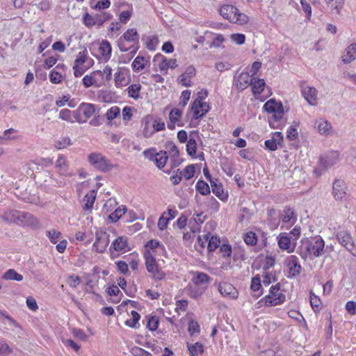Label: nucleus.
Wrapping results in <instances>:
<instances>
[{"label":"nucleus","mask_w":356,"mask_h":356,"mask_svg":"<svg viewBox=\"0 0 356 356\" xmlns=\"http://www.w3.org/2000/svg\"><path fill=\"white\" fill-rule=\"evenodd\" d=\"M286 300V296L280 289V284L272 286L267 295L260 299L256 304L257 309L263 307H271L283 304Z\"/></svg>","instance_id":"f257e3e1"},{"label":"nucleus","mask_w":356,"mask_h":356,"mask_svg":"<svg viewBox=\"0 0 356 356\" xmlns=\"http://www.w3.org/2000/svg\"><path fill=\"white\" fill-rule=\"evenodd\" d=\"M220 15L231 22L240 25L246 24L249 22V17L244 13H240L238 10L232 5L226 4L220 8Z\"/></svg>","instance_id":"f03ea898"},{"label":"nucleus","mask_w":356,"mask_h":356,"mask_svg":"<svg viewBox=\"0 0 356 356\" xmlns=\"http://www.w3.org/2000/svg\"><path fill=\"white\" fill-rule=\"evenodd\" d=\"M264 110L272 115L274 120L273 123H270V126L273 128H279L280 125H282V122L284 115V107L280 102H277L274 99L268 100L264 105Z\"/></svg>","instance_id":"7ed1b4c3"},{"label":"nucleus","mask_w":356,"mask_h":356,"mask_svg":"<svg viewBox=\"0 0 356 356\" xmlns=\"http://www.w3.org/2000/svg\"><path fill=\"white\" fill-rule=\"evenodd\" d=\"M303 248L306 250L307 257L312 259L320 257L323 254L325 242L321 236H317L306 241Z\"/></svg>","instance_id":"20e7f679"},{"label":"nucleus","mask_w":356,"mask_h":356,"mask_svg":"<svg viewBox=\"0 0 356 356\" xmlns=\"http://www.w3.org/2000/svg\"><path fill=\"white\" fill-rule=\"evenodd\" d=\"M167 252L163 244L156 239H152L144 246L143 257L156 259L159 257H166Z\"/></svg>","instance_id":"39448f33"},{"label":"nucleus","mask_w":356,"mask_h":356,"mask_svg":"<svg viewBox=\"0 0 356 356\" xmlns=\"http://www.w3.org/2000/svg\"><path fill=\"white\" fill-rule=\"evenodd\" d=\"M207 96V91H201L191 105L193 118L198 119L203 117L210 109L209 105L204 102V97Z\"/></svg>","instance_id":"423d86ee"},{"label":"nucleus","mask_w":356,"mask_h":356,"mask_svg":"<svg viewBox=\"0 0 356 356\" xmlns=\"http://www.w3.org/2000/svg\"><path fill=\"white\" fill-rule=\"evenodd\" d=\"M95 113V106L89 103H81L76 111H73V117L79 123L86 122Z\"/></svg>","instance_id":"0eeeda50"},{"label":"nucleus","mask_w":356,"mask_h":356,"mask_svg":"<svg viewBox=\"0 0 356 356\" xmlns=\"http://www.w3.org/2000/svg\"><path fill=\"white\" fill-rule=\"evenodd\" d=\"M112 15L108 13H101L95 15H91L86 13L83 17V22L86 26L90 28L92 26L101 27L103 24L111 19Z\"/></svg>","instance_id":"6e6552de"},{"label":"nucleus","mask_w":356,"mask_h":356,"mask_svg":"<svg viewBox=\"0 0 356 356\" xmlns=\"http://www.w3.org/2000/svg\"><path fill=\"white\" fill-rule=\"evenodd\" d=\"M89 163L96 169L106 172L112 169L113 165L100 153H91L88 156Z\"/></svg>","instance_id":"1a4fd4ad"},{"label":"nucleus","mask_w":356,"mask_h":356,"mask_svg":"<svg viewBox=\"0 0 356 356\" xmlns=\"http://www.w3.org/2000/svg\"><path fill=\"white\" fill-rule=\"evenodd\" d=\"M90 65L91 63L88 62L86 50L79 52L73 65L74 76L76 77L81 76Z\"/></svg>","instance_id":"9d476101"},{"label":"nucleus","mask_w":356,"mask_h":356,"mask_svg":"<svg viewBox=\"0 0 356 356\" xmlns=\"http://www.w3.org/2000/svg\"><path fill=\"white\" fill-rule=\"evenodd\" d=\"M217 289L220 296L228 300H236L238 298L237 289L230 282L221 281L216 284Z\"/></svg>","instance_id":"9b49d317"},{"label":"nucleus","mask_w":356,"mask_h":356,"mask_svg":"<svg viewBox=\"0 0 356 356\" xmlns=\"http://www.w3.org/2000/svg\"><path fill=\"white\" fill-rule=\"evenodd\" d=\"M139 40V34L135 29H129L127 30L124 34L118 39V46L122 52L127 51L130 49L126 46V42H138Z\"/></svg>","instance_id":"f8f14e48"},{"label":"nucleus","mask_w":356,"mask_h":356,"mask_svg":"<svg viewBox=\"0 0 356 356\" xmlns=\"http://www.w3.org/2000/svg\"><path fill=\"white\" fill-rule=\"evenodd\" d=\"M130 71L125 67H118L114 74V83L117 88L124 87L131 82Z\"/></svg>","instance_id":"ddd939ff"},{"label":"nucleus","mask_w":356,"mask_h":356,"mask_svg":"<svg viewBox=\"0 0 356 356\" xmlns=\"http://www.w3.org/2000/svg\"><path fill=\"white\" fill-rule=\"evenodd\" d=\"M108 243L109 238L107 233L102 229L97 230L95 232V241L92 245L93 250L102 253L106 250Z\"/></svg>","instance_id":"4468645a"},{"label":"nucleus","mask_w":356,"mask_h":356,"mask_svg":"<svg viewBox=\"0 0 356 356\" xmlns=\"http://www.w3.org/2000/svg\"><path fill=\"white\" fill-rule=\"evenodd\" d=\"M144 259L146 269L152 278L158 280L165 278V273L159 267L156 259L151 258Z\"/></svg>","instance_id":"2eb2a0df"},{"label":"nucleus","mask_w":356,"mask_h":356,"mask_svg":"<svg viewBox=\"0 0 356 356\" xmlns=\"http://www.w3.org/2000/svg\"><path fill=\"white\" fill-rule=\"evenodd\" d=\"M284 264L286 268L288 277H295L300 274L302 267L296 256L289 255L286 257Z\"/></svg>","instance_id":"dca6fc26"},{"label":"nucleus","mask_w":356,"mask_h":356,"mask_svg":"<svg viewBox=\"0 0 356 356\" xmlns=\"http://www.w3.org/2000/svg\"><path fill=\"white\" fill-rule=\"evenodd\" d=\"M279 248L288 253L295 251L296 242L293 240L288 234L281 233L277 236Z\"/></svg>","instance_id":"f3484780"},{"label":"nucleus","mask_w":356,"mask_h":356,"mask_svg":"<svg viewBox=\"0 0 356 356\" xmlns=\"http://www.w3.org/2000/svg\"><path fill=\"white\" fill-rule=\"evenodd\" d=\"M333 194L337 200H346L347 197V188L343 179H335L333 183Z\"/></svg>","instance_id":"a211bd4d"},{"label":"nucleus","mask_w":356,"mask_h":356,"mask_svg":"<svg viewBox=\"0 0 356 356\" xmlns=\"http://www.w3.org/2000/svg\"><path fill=\"white\" fill-rule=\"evenodd\" d=\"M339 160V154L337 152H330L321 159L318 170H325L332 166ZM317 170H316V172Z\"/></svg>","instance_id":"6ab92c4d"},{"label":"nucleus","mask_w":356,"mask_h":356,"mask_svg":"<svg viewBox=\"0 0 356 356\" xmlns=\"http://www.w3.org/2000/svg\"><path fill=\"white\" fill-rule=\"evenodd\" d=\"M301 92L309 104L311 106H316L318 104V91L314 87L305 86L302 88Z\"/></svg>","instance_id":"aec40b11"},{"label":"nucleus","mask_w":356,"mask_h":356,"mask_svg":"<svg viewBox=\"0 0 356 356\" xmlns=\"http://www.w3.org/2000/svg\"><path fill=\"white\" fill-rule=\"evenodd\" d=\"M110 249L111 250L113 249V250L120 253H124L125 252L129 251L131 248L128 243L127 237L118 236L113 241Z\"/></svg>","instance_id":"412c9836"},{"label":"nucleus","mask_w":356,"mask_h":356,"mask_svg":"<svg viewBox=\"0 0 356 356\" xmlns=\"http://www.w3.org/2000/svg\"><path fill=\"white\" fill-rule=\"evenodd\" d=\"M195 68L190 65L186 68L185 72L180 75L178 79V82L184 87H190L192 85L191 79L195 76Z\"/></svg>","instance_id":"4be33fe9"},{"label":"nucleus","mask_w":356,"mask_h":356,"mask_svg":"<svg viewBox=\"0 0 356 356\" xmlns=\"http://www.w3.org/2000/svg\"><path fill=\"white\" fill-rule=\"evenodd\" d=\"M96 197L97 191L95 189L90 190L84 196L83 199L82 209L86 213H90L92 212Z\"/></svg>","instance_id":"5701e85b"},{"label":"nucleus","mask_w":356,"mask_h":356,"mask_svg":"<svg viewBox=\"0 0 356 356\" xmlns=\"http://www.w3.org/2000/svg\"><path fill=\"white\" fill-rule=\"evenodd\" d=\"M99 53L100 59L107 62L111 57L112 47L111 43L106 40H102L99 44Z\"/></svg>","instance_id":"b1692460"},{"label":"nucleus","mask_w":356,"mask_h":356,"mask_svg":"<svg viewBox=\"0 0 356 356\" xmlns=\"http://www.w3.org/2000/svg\"><path fill=\"white\" fill-rule=\"evenodd\" d=\"M341 60L345 64H349L356 59V43L349 44L343 51Z\"/></svg>","instance_id":"393cba45"},{"label":"nucleus","mask_w":356,"mask_h":356,"mask_svg":"<svg viewBox=\"0 0 356 356\" xmlns=\"http://www.w3.org/2000/svg\"><path fill=\"white\" fill-rule=\"evenodd\" d=\"M252 80L254 79L248 72H243L235 80V86L238 89L243 90L251 84Z\"/></svg>","instance_id":"a878e982"},{"label":"nucleus","mask_w":356,"mask_h":356,"mask_svg":"<svg viewBox=\"0 0 356 356\" xmlns=\"http://www.w3.org/2000/svg\"><path fill=\"white\" fill-rule=\"evenodd\" d=\"M17 223L23 226L35 227L38 225V220L32 214L21 211Z\"/></svg>","instance_id":"bb28decb"},{"label":"nucleus","mask_w":356,"mask_h":356,"mask_svg":"<svg viewBox=\"0 0 356 356\" xmlns=\"http://www.w3.org/2000/svg\"><path fill=\"white\" fill-rule=\"evenodd\" d=\"M336 237L339 243L345 247L346 249H350L353 247V239L349 234L346 230H340L337 233Z\"/></svg>","instance_id":"cd10ccee"},{"label":"nucleus","mask_w":356,"mask_h":356,"mask_svg":"<svg viewBox=\"0 0 356 356\" xmlns=\"http://www.w3.org/2000/svg\"><path fill=\"white\" fill-rule=\"evenodd\" d=\"M112 68L109 65H106L102 70H96L95 73L101 82V86H104L112 79Z\"/></svg>","instance_id":"c85d7f7f"},{"label":"nucleus","mask_w":356,"mask_h":356,"mask_svg":"<svg viewBox=\"0 0 356 356\" xmlns=\"http://www.w3.org/2000/svg\"><path fill=\"white\" fill-rule=\"evenodd\" d=\"M209 282V277L204 273L196 272L193 275L191 282L195 286H205Z\"/></svg>","instance_id":"c756f323"},{"label":"nucleus","mask_w":356,"mask_h":356,"mask_svg":"<svg viewBox=\"0 0 356 356\" xmlns=\"http://www.w3.org/2000/svg\"><path fill=\"white\" fill-rule=\"evenodd\" d=\"M315 127H316L318 133L321 135H329L332 132V125L325 119L321 118L316 121Z\"/></svg>","instance_id":"7c9ffc66"},{"label":"nucleus","mask_w":356,"mask_h":356,"mask_svg":"<svg viewBox=\"0 0 356 356\" xmlns=\"http://www.w3.org/2000/svg\"><path fill=\"white\" fill-rule=\"evenodd\" d=\"M186 348L188 351L189 356H200L204 353V345L200 342H186Z\"/></svg>","instance_id":"2f4dec72"},{"label":"nucleus","mask_w":356,"mask_h":356,"mask_svg":"<svg viewBox=\"0 0 356 356\" xmlns=\"http://www.w3.org/2000/svg\"><path fill=\"white\" fill-rule=\"evenodd\" d=\"M83 83L86 88L90 86H95L96 88L101 87V82L99 81V78L97 76L95 71L90 74L86 75L83 78Z\"/></svg>","instance_id":"473e14b6"},{"label":"nucleus","mask_w":356,"mask_h":356,"mask_svg":"<svg viewBox=\"0 0 356 356\" xmlns=\"http://www.w3.org/2000/svg\"><path fill=\"white\" fill-rule=\"evenodd\" d=\"M195 137H198V134L196 132H193L190 134L189 139L186 144V151L190 156H194L196 154L197 143Z\"/></svg>","instance_id":"72a5a7b5"},{"label":"nucleus","mask_w":356,"mask_h":356,"mask_svg":"<svg viewBox=\"0 0 356 356\" xmlns=\"http://www.w3.org/2000/svg\"><path fill=\"white\" fill-rule=\"evenodd\" d=\"M187 316L189 317L190 314H187ZM188 318V332L189 335L191 337H196L200 333V325L196 320L192 318Z\"/></svg>","instance_id":"f704fd0d"},{"label":"nucleus","mask_w":356,"mask_h":356,"mask_svg":"<svg viewBox=\"0 0 356 356\" xmlns=\"http://www.w3.org/2000/svg\"><path fill=\"white\" fill-rule=\"evenodd\" d=\"M148 63V59L144 56H138L132 62L131 67L136 72L142 71Z\"/></svg>","instance_id":"c9c22d12"},{"label":"nucleus","mask_w":356,"mask_h":356,"mask_svg":"<svg viewBox=\"0 0 356 356\" xmlns=\"http://www.w3.org/2000/svg\"><path fill=\"white\" fill-rule=\"evenodd\" d=\"M141 88L140 83H133L126 89V92L129 97L136 100L140 97Z\"/></svg>","instance_id":"e433bc0d"},{"label":"nucleus","mask_w":356,"mask_h":356,"mask_svg":"<svg viewBox=\"0 0 356 356\" xmlns=\"http://www.w3.org/2000/svg\"><path fill=\"white\" fill-rule=\"evenodd\" d=\"M178 66L177 60L175 58L167 59L163 58L162 61L159 63V67L161 72L166 73L168 68L175 69Z\"/></svg>","instance_id":"4c0bfd02"},{"label":"nucleus","mask_w":356,"mask_h":356,"mask_svg":"<svg viewBox=\"0 0 356 356\" xmlns=\"http://www.w3.org/2000/svg\"><path fill=\"white\" fill-rule=\"evenodd\" d=\"M130 315L131 318L126 320L125 325L131 328H138L139 321L140 319V314L137 312L131 310L130 312Z\"/></svg>","instance_id":"58836bf2"},{"label":"nucleus","mask_w":356,"mask_h":356,"mask_svg":"<svg viewBox=\"0 0 356 356\" xmlns=\"http://www.w3.org/2000/svg\"><path fill=\"white\" fill-rule=\"evenodd\" d=\"M250 289L254 293L253 296L258 297L262 294L261 284L259 277L255 276L251 280Z\"/></svg>","instance_id":"ea45409f"},{"label":"nucleus","mask_w":356,"mask_h":356,"mask_svg":"<svg viewBox=\"0 0 356 356\" xmlns=\"http://www.w3.org/2000/svg\"><path fill=\"white\" fill-rule=\"evenodd\" d=\"M2 278L5 280H15L20 282L23 280V276L14 269H9L3 273Z\"/></svg>","instance_id":"a19ab883"},{"label":"nucleus","mask_w":356,"mask_h":356,"mask_svg":"<svg viewBox=\"0 0 356 356\" xmlns=\"http://www.w3.org/2000/svg\"><path fill=\"white\" fill-rule=\"evenodd\" d=\"M127 259L131 268L134 270L138 269L139 263H140V257L138 253L132 252L125 257Z\"/></svg>","instance_id":"79ce46f5"},{"label":"nucleus","mask_w":356,"mask_h":356,"mask_svg":"<svg viewBox=\"0 0 356 356\" xmlns=\"http://www.w3.org/2000/svg\"><path fill=\"white\" fill-rule=\"evenodd\" d=\"M63 66L60 67L57 65L54 69L52 70L49 74L50 81L52 83L58 84L62 82L63 76L61 73L58 71L60 68H62Z\"/></svg>","instance_id":"37998d69"},{"label":"nucleus","mask_w":356,"mask_h":356,"mask_svg":"<svg viewBox=\"0 0 356 356\" xmlns=\"http://www.w3.org/2000/svg\"><path fill=\"white\" fill-rule=\"evenodd\" d=\"M211 181V185L213 186V188H212L213 193L221 200L225 201L227 200L228 195L227 193H225L220 186H218L217 184L215 181H212V179H209Z\"/></svg>","instance_id":"c03bdc74"},{"label":"nucleus","mask_w":356,"mask_h":356,"mask_svg":"<svg viewBox=\"0 0 356 356\" xmlns=\"http://www.w3.org/2000/svg\"><path fill=\"white\" fill-rule=\"evenodd\" d=\"M206 290L205 286H195L194 284H193V282H191L188 291H189V296L191 298H197L200 296H201L204 291Z\"/></svg>","instance_id":"a18cd8bd"},{"label":"nucleus","mask_w":356,"mask_h":356,"mask_svg":"<svg viewBox=\"0 0 356 356\" xmlns=\"http://www.w3.org/2000/svg\"><path fill=\"white\" fill-rule=\"evenodd\" d=\"M265 84L266 83L264 79L252 80L251 83V85L252 86V92L254 95H260L264 89Z\"/></svg>","instance_id":"49530a36"},{"label":"nucleus","mask_w":356,"mask_h":356,"mask_svg":"<svg viewBox=\"0 0 356 356\" xmlns=\"http://www.w3.org/2000/svg\"><path fill=\"white\" fill-rule=\"evenodd\" d=\"M155 159L153 162L159 168H162L165 166L168 161V156L165 152H160L157 153L156 156H154Z\"/></svg>","instance_id":"de8ad7c7"},{"label":"nucleus","mask_w":356,"mask_h":356,"mask_svg":"<svg viewBox=\"0 0 356 356\" xmlns=\"http://www.w3.org/2000/svg\"><path fill=\"white\" fill-rule=\"evenodd\" d=\"M147 320V327L150 331H155L159 324V318L156 316L149 315L145 317Z\"/></svg>","instance_id":"09e8293b"},{"label":"nucleus","mask_w":356,"mask_h":356,"mask_svg":"<svg viewBox=\"0 0 356 356\" xmlns=\"http://www.w3.org/2000/svg\"><path fill=\"white\" fill-rule=\"evenodd\" d=\"M310 305L314 312H319L322 308L320 298L312 292L310 293Z\"/></svg>","instance_id":"8fccbe9b"},{"label":"nucleus","mask_w":356,"mask_h":356,"mask_svg":"<svg viewBox=\"0 0 356 356\" xmlns=\"http://www.w3.org/2000/svg\"><path fill=\"white\" fill-rule=\"evenodd\" d=\"M221 244L220 239L217 236H209V242L207 244V249L209 252H213L220 247Z\"/></svg>","instance_id":"3c124183"},{"label":"nucleus","mask_w":356,"mask_h":356,"mask_svg":"<svg viewBox=\"0 0 356 356\" xmlns=\"http://www.w3.org/2000/svg\"><path fill=\"white\" fill-rule=\"evenodd\" d=\"M125 210L126 208L124 206L115 209L114 211L109 215V219L112 222H117L125 213Z\"/></svg>","instance_id":"603ef678"},{"label":"nucleus","mask_w":356,"mask_h":356,"mask_svg":"<svg viewBox=\"0 0 356 356\" xmlns=\"http://www.w3.org/2000/svg\"><path fill=\"white\" fill-rule=\"evenodd\" d=\"M182 112L180 109L175 108L169 113V119L172 124H175L180 121Z\"/></svg>","instance_id":"864d4df0"},{"label":"nucleus","mask_w":356,"mask_h":356,"mask_svg":"<svg viewBox=\"0 0 356 356\" xmlns=\"http://www.w3.org/2000/svg\"><path fill=\"white\" fill-rule=\"evenodd\" d=\"M282 220L283 222L293 223L296 219L293 210L291 209H285L282 214Z\"/></svg>","instance_id":"5fc2aeb1"},{"label":"nucleus","mask_w":356,"mask_h":356,"mask_svg":"<svg viewBox=\"0 0 356 356\" xmlns=\"http://www.w3.org/2000/svg\"><path fill=\"white\" fill-rule=\"evenodd\" d=\"M21 211H10L6 212L3 215V219L8 222H13L17 223L18 218Z\"/></svg>","instance_id":"6e6d98bb"},{"label":"nucleus","mask_w":356,"mask_h":356,"mask_svg":"<svg viewBox=\"0 0 356 356\" xmlns=\"http://www.w3.org/2000/svg\"><path fill=\"white\" fill-rule=\"evenodd\" d=\"M199 230L198 227H193L190 232L184 234L183 240L186 245H191L194 240L195 232Z\"/></svg>","instance_id":"4d7b16f0"},{"label":"nucleus","mask_w":356,"mask_h":356,"mask_svg":"<svg viewBox=\"0 0 356 356\" xmlns=\"http://www.w3.org/2000/svg\"><path fill=\"white\" fill-rule=\"evenodd\" d=\"M196 188L197 191L202 195H207L210 193V188L209 184L202 179H200L197 181L196 184Z\"/></svg>","instance_id":"13d9d810"},{"label":"nucleus","mask_w":356,"mask_h":356,"mask_svg":"<svg viewBox=\"0 0 356 356\" xmlns=\"http://www.w3.org/2000/svg\"><path fill=\"white\" fill-rule=\"evenodd\" d=\"M72 144L69 137H62L55 142V147L61 149L66 148Z\"/></svg>","instance_id":"bf43d9fd"},{"label":"nucleus","mask_w":356,"mask_h":356,"mask_svg":"<svg viewBox=\"0 0 356 356\" xmlns=\"http://www.w3.org/2000/svg\"><path fill=\"white\" fill-rule=\"evenodd\" d=\"M74 237H75L76 240H77L79 241H86L88 243H90L92 238V233L81 232V231L77 232L75 234Z\"/></svg>","instance_id":"052dcab7"},{"label":"nucleus","mask_w":356,"mask_h":356,"mask_svg":"<svg viewBox=\"0 0 356 356\" xmlns=\"http://www.w3.org/2000/svg\"><path fill=\"white\" fill-rule=\"evenodd\" d=\"M327 5L332 10H335L337 13L343 5V0H325Z\"/></svg>","instance_id":"680f3d73"},{"label":"nucleus","mask_w":356,"mask_h":356,"mask_svg":"<svg viewBox=\"0 0 356 356\" xmlns=\"http://www.w3.org/2000/svg\"><path fill=\"white\" fill-rule=\"evenodd\" d=\"M72 115H72V112L67 108L62 109L59 112V118L70 122L75 121L74 117L72 118Z\"/></svg>","instance_id":"e2e57ef3"},{"label":"nucleus","mask_w":356,"mask_h":356,"mask_svg":"<svg viewBox=\"0 0 356 356\" xmlns=\"http://www.w3.org/2000/svg\"><path fill=\"white\" fill-rule=\"evenodd\" d=\"M47 236L52 243H56L59 241L61 233L56 229H51L47 232Z\"/></svg>","instance_id":"0e129e2a"},{"label":"nucleus","mask_w":356,"mask_h":356,"mask_svg":"<svg viewBox=\"0 0 356 356\" xmlns=\"http://www.w3.org/2000/svg\"><path fill=\"white\" fill-rule=\"evenodd\" d=\"M220 252L223 257H229L232 253V246L227 243L223 241L220 245Z\"/></svg>","instance_id":"69168bd1"},{"label":"nucleus","mask_w":356,"mask_h":356,"mask_svg":"<svg viewBox=\"0 0 356 356\" xmlns=\"http://www.w3.org/2000/svg\"><path fill=\"white\" fill-rule=\"evenodd\" d=\"M120 114V108L118 106H112L108 109L106 113V118L108 120H113L116 118Z\"/></svg>","instance_id":"338daca9"},{"label":"nucleus","mask_w":356,"mask_h":356,"mask_svg":"<svg viewBox=\"0 0 356 356\" xmlns=\"http://www.w3.org/2000/svg\"><path fill=\"white\" fill-rule=\"evenodd\" d=\"M244 241L247 245H255L257 241L256 234L252 232H247L244 236Z\"/></svg>","instance_id":"774afa93"}]
</instances>
